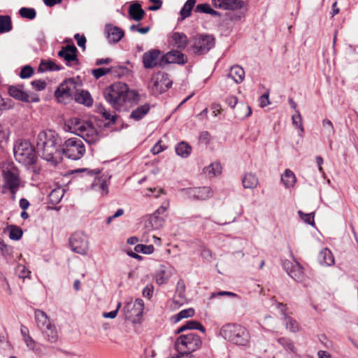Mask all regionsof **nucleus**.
Masks as SVG:
<instances>
[{
  "label": "nucleus",
  "instance_id": "nucleus-38",
  "mask_svg": "<svg viewBox=\"0 0 358 358\" xmlns=\"http://www.w3.org/2000/svg\"><path fill=\"white\" fill-rule=\"evenodd\" d=\"M277 342L284 348L288 353L295 354L296 352V348L293 342L287 338L282 337L277 339Z\"/></svg>",
  "mask_w": 358,
  "mask_h": 358
},
{
  "label": "nucleus",
  "instance_id": "nucleus-56",
  "mask_svg": "<svg viewBox=\"0 0 358 358\" xmlns=\"http://www.w3.org/2000/svg\"><path fill=\"white\" fill-rule=\"evenodd\" d=\"M300 217L306 223L314 225V216L313 213L306 214L299 210L298 212Z\"/></svg>",
  "mask_w": 358,
  "mask_h": 358
},
{
  "label": "nucleus",
  "instance_id": "nucleus-50",
  "mask_svg": "<svg viewBox=\"0 0 358 358\" xmlns=\"http://www.w3.org/2000/svg\"><path fill=\"white\" fill-rule=\"evenodd\" d=\"M15 273L20 278H29L31 272L27 270L26 266L22 264H18L15 268Z\"/></svg>",
  "mask_w": 358,
  "mask_h": 358
},
{
  "label": "nucleus",
  "instance_id": "nucleus-35",
  "mask_svg": "<svg viewBox=\"0 0 358 358\" xmlns=\"http://www.w3.org/2000/svg\"><path fill=\"white\" fill-rule=\"evenodd\" d=\"M150 109V106L147 103L138 106L131 112L130 117L134 120H140L149 112Z\"/></svg>",
  "mask_w": 358,
  "mask_h": 358
},
{
  "label": "nucleus",
  "instance_id": "nucleus-64",
  "mask_svg": "<svg viewBox=\"0 0 358 358\" xmlns=\"http://www.w3.org/2000/svg\"><path fill=\"white\" fill-rule=\"evenodd\" d=\"M271 321L272 317L270 315H267L264 317L263 320L261 321L260 324L264 329L270 328L273 327V325L270 324V322Z\"/></svg>",
  "mask_w": 358,
  "mask_h": 358
},
{
  "label": "nucleus",
  "instance_id": "nucleus-8",
  "mask_svg": "<svg viewBox=\"0 0 358 358\" xmlns=\"http://www.w3.org/2000/svg\"><path fill=\"white\" fill-rule=\"evenodd\" d=\"M85 152V145L79 138H70L62 144V155H65L69 159H79L84 155Z\"/></svg>",
  "mask_w": 358,
  "mask_h": 358
},
{
  "label": "nucleus",
  "instance_id": "nucleus-17",
  "mask_svg": "<svg viewBox=\"0 0 358 358\" xmlns=\"http://www.w3.org/2000/svg\"><path fill=\"white\" fill-rule=\"evenodd\" d=\"M160 51L158 50H151L146 52L143 55V64L145 69H152L159 64V57Z\"/></svg>",
  "mask_w": 358,
  "mask_h": 358
},
{
  "label": "nucleus",
  "instance_id": "nucleus-42",
  "mask_svg": "<svg viewBox=\"0 0 358 358\" xmlns=\"http://www.w3.org/2000/svg\"><path fill=\"white\" fill-rule=\"evenodd\" d=\"M285 324L291 332L296 333L300 330L299 324L292 317L285 315Z\"/></svg>",
  "mask_w": 358,
  "mask_h": 358
},
{
  "label": "nucleus",
  "instance_id": "nucleus-4",
  "mask_svg": "<svg viewBox=\"0 0 358 358\" xmlns=\"http://www.w3.org/2000/svg\"><path fill=\"white\" fill-rule=\"evenodd\" d=\"M14 157L16 161L24 166L36 163V154L34 147L27 140H17L13 147Z\"/></svg>",
  "mask_w": 358,
  "mask_h": 358
},
{
  "label": "nucleus",
  "instance_id": "nucleus-16",
  "mask_svg": "<svg viewBox=\"0 0 358 358\" xmlns=\"http://www.w3.org/2000/svg\"><path fill=\"white\" fill-rule=\"evenodd\" d=\"M284 266L287 270L288 275L297 282H301L303 279V271L302 266L298 263H285Z\"/></svg>",
  "mask_w": 358,
  "mask_h": 358
},
{
  "label": "nucleus",
  "instance_id": "nucleus-11",
  "mask_svg": "<svg viewBox=\"0 0 358 358\" xmlns=\"http://www.w3.org/2000/svg\"><path fill=\"white\" fill-rule=\"evenodd\" d=\"M144 310V302L141 299H137L135 301H128L122 309L126 320L136 322L142 317Z\"/></svg>",
  "mask_w": 358,
  "mask_h": 358
},
{
  "label": "nucleus",
  "instance_id": "nucleus-21",
  "mask_svg": "<svg viewBox=\"0 0 358 358\" xmlns=\"http://www.w3.org/2000/svg\"><path fill=\"white\" fill-rule=\"evenodd\" d=\"M106 31L107 33V37L109 42L113 43H116L120 41L124 35L122 29L112 25H107L106 27Z\"/></svg>",
  "mask_w": 358,
  "mask_h": 358
},
{
  "label": "nucleus",
  "instance_id": "nucleus-23",
  "mask_svg": "<svg viewBox=\"0 0 358 358\" xmlns=\"http://www.w3.org/2000/svg\"><path fill=\"white\" fill-rule=\"evenodd\" d=\"M8 92L12 97L17 100L24 102L29 101V94L23 91L22 87L20 85L10 86L8 89Z\"/></svg>",
  "mask_w": 358,
  "mask_h": 358
},
{
  "label": "nucleus",
  "instance_id": "nucleus-47",
  "mask_svg": "<svg viewBox=\"0 0 358 358\" xmlns=\"http://www.w3.org/2000/svg\"><path fill=\"white\" fill-rule=\"evenodd\" d=\"M63 189H53L49 194V199L52 203H58L64 196Z\"/></svg>",
  "mask_w": 358,
  "mask_h": 358
},
{
  "label": "nucleus",
  "instance_id": "nucleus-19",
  "mask_svg": "<svg viewBox=\"0 0 358 358\" xmlns=\"http://www.w3.org/2000/svg\"><path fill=\"white\" fill-rule=\"evenodd\" d=\"M172 274V269L170 266L160 265L155 276L156 282L159 285L166 283Z\"/></svg>",
  "mask_w": 358,
  "mask_h": 358
},
{
  "label": "nucleus",
  "instance_id": "nucleus-40",
  "mask_svg": "<svg viewBox=\"0 0 358 358\" xmlns=\"http://www.w3.org/2000/svg\"><path fill=\"white\" fill-rule=\"evenodd\" d=\"M196 0H187L180 10L181 20H184L191 15V11L195 6Z\"/></svg>",
  "mask_w": 358,
  "mask_h": 358
},
{
  "label": "nucleus",
  "instance_id": "nucleus-10",
  "mask_svg": "<svg viewBox=\"0 0 358 358\" xmlns=\"http://www.w3.org/2000/svg\"><path fill=\"white\" fill-rule=\"evenodd\" d=\"M192 42L191 48L197 55L207 53L215 45L214 37L208 34L197 35L192 38Z\"/></svg>",
  "mask_w": 358,
  "mask_h": 358
},
{
  "label": "nucleus",
  "instance_id": "nucleus-59",
  "mask_svg": "<svg viewBox=\"0 0 358 358\" xmlns=\"http://www.w3.org/2000/svg\"><path fill=\"white\" fill-rule=\"evenodd\" d=\"M10 102V101H6L0 94V116L3 113V110L9 109L12 107V104Z\"/></svg>",
  "mask_w": 358,
  "mask_h": 358
},
{
  "label": "nucleus",
  "instance_id": "nucleus-28",
  "mask_svg": "<svg viewBox=\"0 0 358 358\" xmlns=\"http://www.w3.org/2000/svg\"><path fill=\"white\" fill-rule=\"evenodd\" d=\"M164 220L156 214H152L145 222V227L148 230H156L162 227L164 224Z\"/></svg>",
  "mask_w": 358,
  "mask_h": 358
},
{
  "label": "nucleus",
  "instance_id": "nucleus-43",
  "mask_svg": "<svg viewBox=\"0 0 358 358\" xmlns=\"http://www.w3.org/2000/svg\"><path fill=\"white\" fill-rule=\"evenodd\" d=\"M12 29L11 20L8 15H0V32L4 33Z\"/></svg>",
  "mask_w": 358,
  "mask_h": 358
},
{
  "label": "nucleus",
  "instance_id": "nucleus-48",
  "mask_svg": "<svg viewBox=\"0 0 358 358\" xmlns=\"http://www.w3.org/2000/svg\"><path fill=\"white\" fill-rule=\"evenodd\" d=\"M322 127L324 134L328 136L331 137L334 134V129L332 122L327 119L322 121Z\"/></svg>",
  "mask_w": 358,
  "mask_h": 358
},
{
  "label": "nucleus",
  "instance_id": "nucleus-6",
  "mask_svg": "<svg viewBox=\"0 0 358 358\" xmlns=\"http://www.w3.org/2000/svg\"><path fill=\"white\" fill-rule=\"evenodd\" d=\"M202 345L201 337L194 333L180 335L175 342V348L179 353L191 354Z\"/></svg>",
  "mask_w": 358,
  "mask_h": 358
},
{
  "label": "nucleus",
  "instance_id": "nucleus-62",
  "mask_svg": "<svg viewBox=\"0 0 358 358\" xmlns=\"http://www.w3.org/2000/svg\"><path fill=\"white\" fill-rule=\"evenodd\" d=\"M210 6L208 3H200L196 6L195 11L198 13H208Z\"/></svg>",
  "mask_w": 358,
  "mask_h": 358
},
{
  "label": "nucleus",
  "instance_id": "nucleus-34",
  "mask_svg": "<svg viewBox=\"0 0 358 358\" xmlns=\"http://www.w3.org/2000/svg\"><path fill=\"white\" fill-rule=\"evenodd\" d=\"M242 182L245 188L254 189L257 186L259 180L255 174L248 173L243 178Z\"/></svg>",
  "mask_w": 358,
  "mask_h": 358
},
{
  "label": "nucleus",
  "instance_id": "nucleus-61",
  "mask_svg": "<svg viewBox=\"0 0 358 358\" xmlns=\"http://www.w3.org/2000/svg\"><path fill=\"white\" fill-rule=\"evenodd\" d=\"M101 113L106 120H108L113 123L115 122L117 117L115 115H112L109 111L106 110L105 108H103L101 110Z\"/></svg>",
  "mask_w": 358,
  "mask_h": 358
},
{
  "label": "nucleus",
  "instance_id": "nucleus-46",
  "mask_svg": "<svg viewBox=\"0 0 358 358\" xmlns=\"http://www.w3.org/2000/svg\"><path fill=\"white\" fill-rule=\"evenodd\" d=\"M9 238L11 240L18 241L22 236V230L17 226L11 225L9 229Z\"/></svg>",
  "mask_w": 358,
  "mask_h": 358
},
{
  "label": "nucleus",
  "instance_id": "nucleus-37",
  "mask_svg": "<svg viewBox=\"0 0 358 358\" xmlns=\"http://www.w3.org/2000/svg\"><path fill=\"white\" fill-rule=\"evenodd\" d=\"M203 171L208 176L214 177L221 173L222 166L219 162H215L206 166Z\"/></svg>",
  "mask_w": 358,
  "mask_h": 358
},
{
  "label": "nucleus",
  "instance_id": "nucleus-60",
  "mask_svg": "<svg viewBox=\"0 0 358 358\" xmlns=\"http://www.w3.org/2000/svg\"><path fill=\"white\" fill-rule=\"evenodd\" d=\"M121 306H122V303H121V302H119L117 303V308H116L115 310H112V311L108 312V313H103V317H105V318H110V319L115 318L117 316L118 310H120Z\"/></svg>",
  "mask_w": 358,
  "mask_h": 358
},
{
  "label": "nucleus",
  "instance_id": "nucleus-3",
  "mask_svg": "<svg viewBox=\"0 0 358 358\" xmlns=\"http://www.w3.org/2000/svg\"><path fill=\"white\" fill-rule=\"evenodd\" d=\"M220 334L224 339L238 345H246L250 338L247 329L236 324L224 325L221 329Z\"/></svg>",
  "mask_w": 358,
  "mask_h": 358
},
{
  "label": "nucleus",
  "instance_id": "nucleus-32",
  "mask_svg": "<svg viewBox=\"0 0 358 358\" xmlns=\"http://www.w3.org/2000/svg\"><path fill=\"white\" fill-rule=\"evenodd\" d=\"M74 99L79 103L84 104L85 106H90L92 105L93 101L90 94V93L87 91L83 90L80 89L74 97Z\"/></svg>",
  "mask_w": 358,
  "mask_h": 358
},
{
  "label": "nucleus",
  "instance_id": "nucleus-54",
  "mask_svg": "<svg viewBox=\"0 0 358 358\" xmlns=\"http://www.w3.org/2000/svg\"><path fill=\"white\" fill-rule=\"evenodd\" d=\"M9 136V131L0 124V146L7 142Z\"/></svg>",
  "mask_w": 358,
  "mask_h": 358
},
{
  "label": "nucleus",
  "instance_id": "nucleus-55",
  "mask_svg": "<svg viewBox=\"0 0 358 358\" xmlns=\"http://www.w3.org/2000/svg\"><path fill=\"white\" fill-rule=\"evenodd\" d=\"M34 73V69L32 67H31L30 66H24L21 71H20V76L21 78H29L30 76H31V75L33 74Z\"/></svg>",
  "mask_w": 358,
  "mask_h": 358
},
{
  "label": "nucleus",
  "instance_id": "nucleus-14",
  "mask_svg": "<svg viewBox=\"0 0 358 358\" xmlns=\"http://www.w3.org/2000/svg\"><path fill=\"white\" fill-rule=\"evenodd\" d=\"M3 176L5 187L8 188L11 193L14 194L17 190L20 185L17 170L15 168H6L3 171Z\"/></svg>",
  "mask_w": 358,
  "mask_h": 358
},
{
  "label": "nucleus",
  "instance_id": "nucleus-9",
  "mask_svg": "<svg viewBox=\"0 0 358 358\" xmlns=\"http://www.w3.org/2000/svg\"><path fill=\"white\" fill-rule=\"evenodd\" d=\"M171 85L172 80L169 75L165 72L158 71L152 76L148 87L152 94L157 95L166 91Z\"/></svg>",
  "mask_w": 358,
  "mask_h": 358
},
{
  "label": "nucleus",
  "instance_id": "nucleus-1",
  "mask_svg": "<svg viewBox=\"0 0 358 358\" xmlns=\"http://www.w3.org/2000/svg\"><path fill=\"white\" fill-rule=\"evenodd\" d=\"M36 146L38 154L45 160L57 164L62 159V138L55 131H41L37 136Z\"/></svg>",
  "mask_w": 358,
  "mask_h": 358
},
{
  "label": "nucleus",
  "instance_id": "nucleus-53",
  "mask_svg": "<svg viewBox=\"0 0 358 358\" xmlns=\"http://www.w3.org/2000/svg\"><path fill=\"white\" fill-rule=\"evenodd\" d=\"M112 69L110 68H107V69H104V68H99V69H93L92 70V75L94 76V77H95L96 79L106 75L107 73H111V71Z\"/></svg>",
  "mask_w": 358,
  "mask_h": 358
},
{
  "label": "nucleus",
  "instance_id": "nucleus-26",
  "mask_svg": "<svg viewBox=\"0 0 358 358\" xmlns=\"http://www.w3.org/2000/svg\"><path fill=\"white\" fill-rule=\"evenodd\" d=\"M34 317L37 327L41 330L45 328L49 324H52L46 313L41 310H35Z\"/></svg>",
  "mask_w": 358,
  "mask_h": 358
},
{
  "label": "nucleus",
  "instance_id": "nucleus-12",
  "mask_svg": "<svg viewBox=\"0 0 358 358\" xmlns=\"http://www.w3.org/2000/svg\"><path fill=\"white\" fill-rule=\"evenodd\" d=\"M75 172L85 173L86 176L93 178L94 180L92 184V189L99 192L102 196L108 194V185L106 180L96 177V175L100 173L99 169H79Z\"/></svg>",
  "mask_w": 358,
  "mask_h": 358
},
{
  "label": "nucleus",
  "instance_id": "nucleus-15",
  "mask_svg": "<svg viewBox=\"0 0 358 358\" xmlns=\"http://www.w3.org/2000/svg\"><path fill=\"white\" fill-rule=\"evenodd\" d=\"M187 196L196 200H206L213 195V192L209 187H199L186 189Z\"/></svg>",
  "mask_w": 358,
  "mask_h": 358
},
{
  "label": "nucleus",
  "instance_id": "nucleus-39",
  "mask_svg": "<svg viewBox=\"0 0 358 358\" xmlns=\"http://www.w3.org/2000/svg\"><path fill=\"white\" fill-rule=\"evenodd\" d=\"M195 314V311L193 308H189L187 309H184L180 311L178 314L173 315L171 317V320L174 323L178 322L180 320L184 318H188L194 316Z\"/></svg>",
  "mask_w": 358,
  "mask_h": 358
},
{
  "label": "nucleus",
  "instance_id": "nucleus-30",
  "mask_svg": "<svg viewBox=\"0 0 358 358\" xmlns=\"http://www.w3.org/2000/svg\"><path fill=\"white\" fill-rule=\"evenodd\" d=\"M187 329H196L199 330L202 333L205 334L206 329L205 327L198 321L196 320H189L187 321L185 324L181 326L180 328H178L176 331L177 334H180L185 330Z\"/></svg>",
  "mask_w": 358,
  "mask_h": 358
},
{
  "label": "nucleus",
  "instance_id": "nucleus-20",
  "mask_svg": "<svg viewBox=\"0 0 358 358\" xmlns=\"http://www.w3.org/2000/svg\"><path fill=\"white\" fill-rule=\"evenodd\" d=\"M173 302L178 306H182L187 302V299L185 296V284L181 279L177 282Z\"/></svg>",
  "mask_w": 358,
  "mask_h": 358
},
{
  "label": "nucleus",
  "instance_id": "nucleus-58",
  "mask_svg": "<svg viewBox=\"0 0 358 358\" xmlns=\"http://www.w3.org/2000/svg\"><path fill=\"white\" fill-rule=\"evenodd\" d=\"M31 84L37 91L43 90L46 87V83L42 80H34L31 83Z\"/></svg>",
  "mask_w": 358,
  "mask_h": 358
},
{
  "label": "nucleus",
  "instance_id": "nucleus-24",
  "mask_svg": "<svg viewBox=\"0 0 358 358\" xmlns=\"http://www.w3.org/2000/svg\"><path fill=\"white\" fill-rule=\"evenodd\" d=\"M228 76L231 78L236 83H241L245 78V71L239 65H234L230 68Z\"/></svg>",
  "mask_w": 358,
  "mask_h": 358
},
{
  "label": "nucleus",
  "instance_id": "nucleus-22",
  "mask_svg": "<svg viewBox=\"0 0 358 358\" xmlns=\"http://www.w3.org/2000/svg\"><path fill=\"white\" fill-rule=\"evenodd\" d=\"M167 63H177L184 64L187 62V57L179 50H171L164 56Z\"/></svg>",
  "mask_w": 358,
  "mask_h": 358
},
{
  "label": "nucleus",
  "instance_id": "nucleus-52",
  "mask_svg": "<svg viewBox=\"0 0 358 358\" xmlns=\"http://www.w3.org/2000/svg\"><path fill=\"white\" fill-rule=\"evenodd\" d=\"M111 73L118 77L126 75L128 73V69L123 66H119L115 67H111Z\"/></svg>",
  "mask_w": 358,
  "mask_h": 358
},
{
  "label": "nucleus",
  "instance_id": "nucleus-36",
  "mask_svg": "<svg viewBox=\"0 0 358 358\" xmlns=\"http://www.w3.org/2000/svg\"><path fill=\"white\" fill-rule=\"evenodd\" d=\"M175 150L178 156L187 158L192 152V147L187 143L182 141L176 145Z\"/></svg>",
  "mask_w": 358,
  "mask_h": 358
},
{
  "label": "nucleus",
  "instance_id": "nucleus-57",
  "mask_svg": "<svg viewBox=\"0 0 358 358\" xmlns=\"http://www.w3.org/2000/svg\"><path fill=\"white\" fill-rule=\"evenodd\" d=\"M23 341L25 343L27 348H29L30 350L33 351L36 350V345L37 343L31 338L30 335L24 338Z\"/></svg>",
  "mask_w": 358,
  "mask_h": 358
},
{
  "label": "nucleus",
  "instance_id": "nucleus-5",
  "mask_svg": "<svg viewBox=\"0 0 358 358\" xmlns=\"http://www.w3.org/2000/svg\"><path fill=\"white\" fill-rule=\"evenodd\" d=\"M71 124L74 132L88 143H94L99 139L100 134L94 124L78 118H72Z\"/></svg>",
  "mask_w": 358,
  "mask_h": 358
},
{
  "label": "nucleus",
  "instance_id": "nucleus-27",
  "mask_svg": "<svg viewBox=\"0 0 358 358\" xmlns=\"http://www.w3.org/2000/svg\"><path fill=\"white\" fill-rule=\"evenodd\" d=\"M317 260L321 265L331 266L334 264V258L331 252L327 248H323L319 253Z\"/></svg>",
  "mask_w": 358,
  "mask_h": 358
},
{
  "label": "nucleus",
  "instance_id": "nucleus-51",
  "mask_svg": "<svg viewBox=\"0 0 358 358\" xmlns=\"http://www.w3.org/2000/svg\"><path fill=\"white\" fill-rule=\"evenodd\" d=\"M134 250L136 252H142L143 254L150 255L153 252L154 247L152 245H147L138 244L135 246Z\"/></svg>",
  "mask_w": 358,
  "mask_h": 358
},
{
  "label": "nucleus",
  "instance_id": "nucleus-41",
  "mask_svg": "<svg viewBox=\"0 0 358 358\" xmlns=\"http://www.w3.org/2000/svg\"><path fill=\"white\" fill-rule=\"evenodd\" d=\"M224 10H237L243 8L244 1L242 0H226L224 1Z\"/></svg>",
  "mask_w": 358,
  "mask_h": 358
},
{
  "label": "nucleus",
  "instance_id": "nucleus-25",
  "mask_svg": "<svg viewBox=\"0 0 358 358\" xmlns=\"http://www.w3.org/2000/svg\"><path fill=\"white\" fill-rule=\"evenodd\" d=\"M45 340L51 343H56L58 339V333L54 324H49L45 328L41 330Z\"/></svg>",
  "mask_w": 358,
  "mask_h": 358
},
{
  "label": "nucleus",
  "instance_id": "nucleus-18",
  "mask_svg": "<svg viewBox=\"0 0 358 358\" xmlns=\"http://www.w3.org/2000/svg\"><path fill=\"white\" fill-rule=\"evenodd\" d=\"M76 52L77 48L74 45H68L62 48L61 50L58 52V55L64 58L69 64L71 62L78 63Z\"/></svg>",
  "mask_w": 358,
  "mask_h": 358
},
{
  "label": "nucleus",
  "instance_id": "nucleus-2",
  "mask_svg": "<svg viewBox=\"0 0 358 358\" xmlns=\"http://www.w3.org/2000/svg\"><path fill=\"white\" fill-rule=\"evenodd\" d=\"M137 93L130 90L126 83H115L106 87L103 96L106 101L115 110H120L127 101L137 96Z\"/></svg>",
  "mask_w": 358,
  "mask_h": 358
},
{
  "label": "nucleus",
  "instance_id": "nucleus-49",
  "mask_svg": "<svg viewBox=\"0 0 358 358\" xmlns=\"http://www.w3.org/2000/svg\"><path fill=\"white\" fill-rule=\"evenodd\" d=\"M20 14L22 17L33 20L36 17V13L34 8L24 7L20 8Z\"/></svg>",
  "mask_w": 358,
  "mask_h": 358
},
{
  "label": "nucleus",
  "instance_id": "nucleus-63",
  "mask_svg": "<svg viewBox=\"0 0 358 358\" xmlns=\"http://www.w3.org/2000/svg\"><path fill=\"white\" fill-rule=\"evenodd\" d=\"M74 38L77 41L78 45L83 49L85 48L86 38L84 35L76 34L74 36Z\"/></svg>",
  "mask_w": 358,
  "mask_h": 358
},
{
  "label": "nucleus",
  "instance_id": "nucleus-7",
  "mask_svg": "<svg viewBox=\"0 0 358 358\" xmlns=\"http://www.w3.org/2000/svg\"><path fill=\"white\" fill-rule=\"evenodd\" d=\"M80 86L81 84L76 82L73 78L65 80L59 85L55 95L59 102L66 104L75 97Z\"/></svg>",
  "mask_w": 358,
  "mask_h": 358
},
{
  "label": "nucleus",
  "instance_id": "nucleus-44",
  "mask_svg": "<svg viewBox=\"0 0 358 358\" xmlns=\"http://www.w3.org/2000/svg\"><path fill=\"white\" fill-rule=\"evenodd\" d=\"M61 68L55 62L52 61L49 62H41L38 71L41 72H44L46 71H59Z\"/></svg>",
  "mask_w": 358,
  "mask_h": 358
},
{
  "label": "nucleus",
  "instance_id": "nucleus-31",
  "mask_svg": "<svg viewBox=\"0 0 358 358\" xmlns=\"http://www.w3.org/2000/svg\"><path fill=\"white\" fill-rule=\"evenodd\" d=\"M172 41L174 46L180 50H183L187 45L188 39L183 33L175 32L172 35Z\"/></svg>",
  "mask_w": 358,
  "mask_h": 358
},
{
  "label": "nucleus",
  "instance_id": "nucleus-13",
  "mask_svg": "<svg viewBox=\"0 0 358 358\" xmlns=\"http://www.w3.org/2000/svg\"><path fill=\"white\" fill-rule=\"evenodd\" d=\"M71 250L78 254L85 255L88 250V241L82 232H76L69 238Z\"/></svg>",
  "mask_w": 358,
  "mask_h": 358
},
{
  "label": "nucleus",
  "instance_id": "nucleus-33",
  "mask_svg": "<svg viewBox=\"0 0 358 358\" xmlns=\"http://www.w3.org/2000/svg\"><path fill=\"white\" fill-rule=\"evenodd\" d=\"M281 181L287 188L292 187L296 182L295 174L289 169H286L281 176Z\"/></svg>",
  "mask_w": 358,
  "mask_h": 358
},
{
  "label": "nucleus",
  "instance_id": "nucleus-45",
  "mask_svg": "<svg viewBox=\"0 0 358 358\" xmlns=\"http://www.w3.org/2000/svg\"><path fill=\"white\" fill-rule=\"evenodd\" d=\"M293 124L299 130V135L303 136L304 132L302 117L299 110H296V115H292V117Z\"/></svg>",
  "mask_w": 358,
  "mask_h": 358
},
{
  "label": "nucleus",
  "instance_id": "nucleus-29",
  "mask_svg": "<svg viewBox=\"0 0 358 358\" xmlns=\"http://www.w3.org/2000/svg\"><path fill=\"white\" fill-rule=\"evenodd\" d=\"M129 14L130 17L133 20L140 21L143 18L145 11L142 9L141 5L139 3L136 2L129 6Z\"/></svg>",
  "mask_w": 358,
  "mask_h": 358
}]
</instances>
